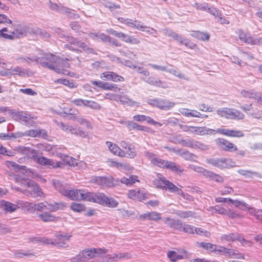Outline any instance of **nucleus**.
<instances>
[{
    "mask_svg": "<svg viewBox=\"0 0 262 262\" xmlns=\"http://www.w3.org/2000/svg\"><path fill=\"white\" fill-rule=\"evenodd\" d=\"M35 60L43 67L48 68L57 73L63 75L69 74L67 69L70 68V64L67 58H61L52 53H46L41 57H37Z\"/></svg>",
    "mask_w": 262,
    "mask_h": 262,
    "instance_id": "f257e3e1",
    "label": "nucleus"
},
{
    "mask_svg": "<svg viewBox=\"0 0 262 262\" xmlns=\"http://www.w3.org/2000/svg\"><path fill=\"white\" fill-rule=\"evenodd\" d=\"M26 206L33 208L35 211L39 212L38 216L42 221L47 222L53 221L55 219V216L51 214V212L56 211L59 209H63L66 205L64 203L62 202L52 204L45 201L34 204L26 202Z\"/></svg>",
    "mask_w": 262,
    "mask_h": 262,
    "instance_id": "f03ea898",
    "label": "nucleus"
},
{
    "mask_svg": "<svg viewBox=\"0 0 262 262\" xmlns=\"http://www.w3.org/2000/svg\"><path fill=\"white\" fill-rule=\"evenodd\" d=\"M105 249L93 248L82 250L70 259L71 262H85L92 258L104 255L106 253Z\"/></svg>",
    "mask_w": 262,
    "mask_h": 262,
    "instance_id": "7ed1b4c3",
    "label": "nucleus"
},
{
    "mask_svg": "<svg viewBox=\"0 0 262 262\" xmlns=\"http://www.w3.org/2000/svg\"><path fill=\"white\" fill-rule=\"evenodd\" d=\"M22 184L27 187L26 189H20L19 190L24 194L34 198L44 197L43 193L39 186L32 181H25Z\"/></svg>",
    "mask_w": 262,
    "mask_h": 262,
    "instance_id": "20e7f679",
    "label": "nucleus"
},
{
    "mask_svg": "<svg viewBox=\"0 0 262 262\" xmlns=\"http://www.w3.org/2000/svg\"><path fill=\"white\" fill-rule=\"evenodd\" d=\"M206 162L221 169L235 166L234 162L231 159L225 158H210L206 159Z\"/></svg>",
    "mask_w": 262,
    "mask_h": 262,
    "instance_id": "39448f33",
    "label": "nucleus"
},
{
    "mask_svg": "<svg viewBox=\"0 0 262 262\" xmlns=\"http://www.w3.org/2000/svg\"><path fill=\"white\" fill-rule=\"evenodd\" d=\"M12 117L14 119L17 121L20 122L24 125L27 126H31L34 125L36 123L35 120L36 117L28 114L26 112L20 111L12 113Z\"/></svg>",
    "mask_w": 262,
    "mask_h": 262,
    "instance_id": "423d86ee",
    "label": "nucleus"
},
{
    "mask_svg": "<svg viewBox=\"0 0 262 262\" xmlns=\"http://www.w3.org/2000/svg\"><path fill=\"white\" fill-rule=\"evenodd\" d=\"M216 114L221 117L233 120H241L244 118V114L235 109L227 107L219 108L216 111Z\"/></svg>",
    "mask_w": 262,
    "mask_h": 262,
    "instance_id": "0eeeda50",
    "label": "nucleus"
},
{
    "mask_svg": "<svg viewBox=\"0 0 262 262\" xmlns=\"http://www.w3.org/2000/svg\"><path fill=\"white\" fill-rule=\"evenodd\" d=\"M146 102L149 105L153 107H156L164 111L169 110L174 106V102L167 99L161 98L148 99Z\"/></svg>",
    "mask_w": 262,
    "mask_h": 262,
    "instance_id": "6e6552de",
    "label": "nucleus"
},
{
    "mask_svg": "<svg viewBox=\"0 0 262 262\" xmlns=\"http://www.w3.org/2000/svg\"><path fill=\"white\" fill-rule=\"evenodd\" d=\"M119 145L122 148L123 152L121 157L132 159L137 156V150L133 144L123 140L119 142Z\"/></svg>",
    "mask_w": 262,
    "mask_h": 262,
    "instance_id": "1a4fd4ad",
    "label": "nucleus"
},
{
    "mask_svg": "<svg viewBox=\"0 0 262 262\" xmlns=\"http://www.w3.org/2000/svg\"><path fill=\"white\" fill-rule=\"evenodd\" d=\"M153 184L157 188H159L169 192L177 190V186L164 177H160L153 181Z\"/></svg>",
    "mask_w": 262,
    "mask_h": 262,
    "instance_id": "9d476101",
    "label": "nucleus"
},
{
    "mask_svg": "<svg viewBox=\"0 0 262 262\" xmlns=\"http://www.w3.org/2000/svg\"><path fill=\"white\" fill-rule=\"evenodd\" d=\"M93 180L97 184L102 187H111L117 185L118 181L114 180L111 176L109 177H96Z\"/></svg>",
    "mask_w": 262,
    "mask_h": 262,
    "instance_id": "9b49d317",
    "label": "nucleus"
},
{
    "mask_svg": "<svg viewBox=\"0 0 262 262\" xmlns=\"http://www.w3.org/2000/svg\"><path fill=\"white\" fill-rule=\"evenodd\" d=\"M48 6L51 10L66 15L69 17H72L73 15V10L63 6L61 4L58 5L56 3H52L50 0H49Z\"/></svg>",
    "mask_w": 262,
    "mask_h": 262,
    "instance_id": "f8f14e48",
    "label": "nucleus"
},
{
    "mask_svg": "<svg viewBox=\"0 0 262 262\" xmlns=\"http://www.w3.org/2000/svg\"><path fill=\"white\" fill-rule=\"evenodd\" d=\"M217 147L223 150L233 152L237 150V147L233 143L223 138H217L215 140Z\"/></svg>",
    "mask_w": 262,
    "mask_h": 262,
    "instance_id": "ddd939ff",
    "label": "nucleus"
},
{
    "mask_svg": "<svg viewBox=\"0 0 262 262\" xmlns=\"http://www.w3.org/2000/svg\"><path fill=\"white\" fill-rule=\"evenodd\" d=\"M238 38L243 42L257 45V44H262V38L261 37H253L250 34H246L243 31L238 32Z\"/></svg>",
    "mask_w": 262,
    "mask_h": 262,
    "instance_id": "4468645a",
    "label": "nucleus"
},
{
    "mask_svg": "<svg viewBox=\"0 0 262 262\" xmlns=\"http://www.w3.org/2000/svg\"><path fill=\"white\" fill-rule=\"evenodd\" d=\"M165 34L167 36L172 37L174 40L179 42L181 44L184 45L186 47H189L191 49H192L194 46L193 43H191L188 39L182 36V35H179L178 33L173 32L171 30H166Z\"/></svg>",
    "mask_w": 262,
    "mask_h": 262,
    "instance_id": "2eb2a0df",
    "label": "nucleus"
},
{
    "mask_svg": "<svg viewBox=\"0 0 262 262\" xmlns=\"http://www.w3.org/2000/svg\"><path fill=\"white\" fill-rule=\"evenodd\" d=\"M33 160L40 165L47 166L48 168H55L59 166L58 162H55L52 159H49L46 157L40 156L37 154Z\"/></svg>",
    "mask_w": 262,
    "mask_h": 262,
    "instance_id": "dca6fc26",
    "label": "nucleus"
},
{
    "mask_svg": "<svg viewBox=\"0 0 262 262\" xmlns=\"http://www.w3.org/2000/svg\"><path fill=\"white\" fill-rule=\"evenodd\" d=\"M72 236L71 235L63 232H58L55 234L56 237L54 240L58 245H55V246L58 247L65 248L68 246L65 241H68Z\"/></svg>",
    "mask_w": 262,
    "mask_h": 262,
    "instance_id": "f3484780",
    "label": "nucleus"
},
{
    "mask_svg": "<svg viewBox=\"0 0 262 262\" xmlns=\"http://www.w3.org/2000/svg\"><path fill=\"white\" fill-rule=\"evenodd\" d=\"M100 78L103 80H111L114 82L123 81L124 80L123 77L111 71L102 73L100 75Z\"/></svg>",
    "mask_w": 262,
    "mask_h": 262,
    "instance_id": "a211bd4d",
    "label": "nucleus"
},
{
    "mask_svg": "<svg viewBox=\"0 0 262 262\" xmlns=\"http://www.w3.org/2000/svg\"><path fill=\"white\" fill-rule=\"evenodd\" d=\"M16 150L21 154L24 156L28 157L29 158L34 159L36 156L37 151L32 149V148L26 147L24 146H19L16 147Z\"/></svg>",
    "mask_w": 262,
    "mask_h": 262,
    "instance_id": "6ab92c4d",
    "label": "nucleus"
},
{
    "mask_svg": "<svg viewBox=\"0 0 262 262\" xmlns=\"http://www.w3.org/2000/svg\"><path fill=\"white\" fill-rule=\"evenodd\" d=\"M216 133H219L231 137H242L244 136L242 131L237 130H232L226 128H218Z\"/></svg>",
    "mask_w": 262,
    "mask_h": 262,
    "instance_id": "aec40b11",
    "label": "nucleus"
},
{
    "mask_svg": "<svg viewBox=\"0 0 262 262\" xmlns=\"http://www.w3.org/2000/svg\"><path fill=\"white\" fill-rule=\"evenodd\" d=\"M193 133L200 136L206 135H215L216 133V130L209 128L206 126H194Z\"/></svg>",
    "mask_w": 262,
    "mask_h": 262,
    "instance_id": "412c9836",
    "label": "nucleus"
},
{
    "mask_svg": "<svg viewBox=\"0 0 262 262\" xmlns=\"http://www.w3.org/2000/svg\"><path fill=\"white\" fill-rule=\"evenodd\" d=\"M164 223L168 226L174 230L179 231L181 230L182 222L180 220L167 217L165 220Z\"/></svg>",
    "mask_w": 262,
    "mask_h": 262,
    "instance_id": "4be33fe9",
    "label": "nucleus"
},
{
    "mask_svg": "<svg viewBox=\"0 0 262 262\" xmlns=\"http://www.w3.org/2000/svg\"><path fill=\"white\" fill-rule=\"evenodd\" d=\"M27 27H19L18 28L15 29L13 31L11 32L10 39H14L15 38H18L22 37L26 35L28 30Z\"/></svg>",
    "mask_w": 262,
    "mask_h": 262,
    "instance_id": "5701e85b",
    "label": "nucleus"
},
{
    "mask_svg": "<svg viewBox=\"0 0 262 262\" xmlns=\"http://www.w3.org/2000/svg\"><path fill=\"white\" fill-rule=\"evenodd\" d=\"M144 81L150 85H152L157 87L162 88H167L168 87L167 83L164 81H162L159 79L155 77H148L147 79H145Z\"/></svg>",
    "mask_w": 262,
    "mask_h": 262,
    "instance_id": "b1692460",
    "label": "nucleus"
},
{
    "mask_svg": "<svg viewBox=\"0 0 262 262\" xmlns=\"http://www.w3.org/2000/svg\"><path fill=\"white\" fill-rule=\"evenodd\" d=\"M121 123H124L125 125L130 130L132 129L141 130V131H146L147 128L143 125L138 124V123L131 121H122Z\"/></svg>",
    "mask_w": 262,
    "mask_h": 262,
    "instance_id": "393cba45",
    "label": "nucleus"
},
{
    "mask_svg": "<svg viewBox=\"0 0 262 262\" xmlns=\"http://www.w3.org/2000/svg\"><path fill=\"white\" fill-rule=\"evenodd\" d=\"M139 219L141 220L148 219L152 221H158L161 219V214L156 212H147L140 215Z\"/></svg>",
    "mask_w": 262,
    "mask_h": 262,
    "instance_id": "a878e982",
    "label": "nucleus"
},
{
    "mask_svg": "<svg viewBox=\"0 0 262 262\" xmlns=\"http://www.w3.org/2000/svg\"><path fill=\"white\" fill-rule=\"evenodd\" d=\"M79 200H84L93 202L94 193L89 192L86 190L80 189Z\"/></svg>",
    "mask_w": 262,
    "mask_h": 262,
    "instance_id": "bb28decb",
    "label": "nucleus"
},
{
    "mask_svg": "<svg viewBox=\"0 0 262 262\" xmlns=\"http://www.w3.org/2000/svg\"><path fill=\"white\" fill-rule=\"evenodd\" d=\"M106 144L112 153L121 157L123 154L121 147L110 141H107Z\"/></svg>",
    "mask_w": 262,
    "mask_h": 262,
    "instance_id": "cd10ccee",
    "label": "nucleus"
},
{
    "mask_svg": "<svg viewBox=\"0 0 262 262\" xmlns=\"http://www.w3.org/2000/svg\"><path fill=\"white\" fill-rule=\"evenodd\" d=\"M107 32L119 38H123V40L124 41L127 43H129L130 40V38L131 36L126 34L123 32H118L116 30H113V29H110L109 30H107Z\"/></svg>",
    "mask_w": 262,
    "mask_h": 262,
    "instance_id": "c85d7f7f",
    "label": "nucleus"
},
{
    "mask_svg": "<svg viewBox=\"0 0 262 262\" xmlns=\"http://www.w3.org/2000/svg\"><path fill=\"white\" fill-rule=\"evenodd\" d=\"M259 93L254 90H243L241 94L244 97L250 99H255L257 100L259 95Z\"/></svg>",
    "mask_w": 262,
    "mask_h": 262,
    "instance_id": "c756f323",
    "label": "nucleus"
},
{
    "mask_svg": "<svg viewBox=\"0 0 262 262\" xmlns=\"http://www.w3.org/2000/svg\"><path fill=\"white\" fill-rule=\"evenodd\" d=\"M79 191L80 189L69 190L68 187L66 190V192L63 193L62 195L72 200H79Z\"/></svg>",
    "mask_w": 262,
    "mask_h": 262,
    "instance_id": "7c9ffc66",
    "label": "nucleus"
},
{
    "mask_svg": "<svg viewBox=\"0 0 262 262\" xmlns=\"http://www.w3.org/2000/svg\"><path fill=\"white\" fill-rule=\"evenodd\" d=\"M195 245L198 247L201 248L206 251L211 252H214L216 247V245L204 242H196Z\"/></svg>",
    "mask_w": 262,
    "mask_h": 262,
    "instance_id": "2f4dec72",
    "label": "nucleus"
},
{
    "mask_svg": "<svg viewBox=\"0 0 262 262\" xmlns=\"http://www.w3.org/2000/svg\"><path fill=\"white\" fill-rule=\"evenodd\" d=\"M165 168L169 169L177 173H181L183 171V169L180 165L173 162L168 160L166 161Z\"/></svg>",
    "mask_w": 262,
    "mask_h": 262,
    "instance_id": "473e14b6",
    "label": "nucleus"
},
{
    "mask_svg": "<svg viewBox=\"0 0 262 262\" xmlns=\"http://www.w3.org/2000/svg\"><path fill=\"white\" fill-rule=\"evenodd\" d=\"M52 184L54 188L61 194H62L63 193L66 192V190L68 187V185L67 184H63L61 181L54 179L52 180Z\"/></svg>",
    "mask_w": 262,
    "mask_h": 262,
    "instance_id": "72a5a7b5",
    "label": "nucleus"
},
{
    "mask_svg": "<svg viewBox=\"0 0 262 262\" xmlns=\"http://www.w3.org/2000/svg\"><path fill=\"white\" fill-rule=\"evenodd\" d=\"M174 213L179 217L184 219L195 217V213L190 210H177Z\"/></svg>",
    "mask_w": 262,
    "mask_h": 262,
    "instance_id": "f704fd0d",
    "label": "nucleus"
},
{
    "mask_svg": "<svg viewBox=\"0 0 262 262\" xmlns=\"http://www.w3.org/2000/svg\"><path fill=\"white\" fill-rule=\"evenodd\" d=\"M120 182L122 184H125L127 186H130L135 183L136 182H139V180H138L137 176L131 175L127 176V177H122L120 180Z\"/></svg>",
    "mask_w": 262,
    "mask_h": 262,
    "instance_id": "c9c22d12",
    "label": "nucleus"
},
{
    "mask_svg": "<svg viewBox=\"0 0 262 262\" xmlns=\"http://www.w3.org/2000/svg\"><path fill=\"white\" fill-rule=\"evenodd\" d=\"M191 35L193 37L203 41H208L210 38V34L209 33L199 31H192Z\"/></svg>",
    "mask_w": 262,
    "mask_h": 262,
    "instance_id": "e433bc0d",
    "label": "nucleus"
},
{
    "mask_svg": "<svg viewBox=\"0 0 262 262\" xmlns=\"http://www.w3.org/2000/svg\"><path fill=\"white\" fill-rule=\"evenodd\" d=\"M1 205L4 210L9 212H14L18 208L16 205L9 202H4Z\"/></svg>",
    "mask_w": 262,
    "mask_h": 262,
    "instance_id": "4c0bfd02",
    "label": "nucleus"
},
{
    "mask_svg": "<svg viewBox=\"0 0 262 262\" xmlns=\"http://www.w3.org/2000/svg\"><path fill=\"white\" fill-rule=\"evenodd\" d=\"M94 198L93 202L97 203L102 205H104L105 200L107 199V196L104 193L100 192L94 193Z\"/></svg>",
    "mask_w": 262,
    "mask_h": 262,
    "instance_id": "58836bf2",
    "label": "nucleus"
},
{
    "mask_svg": "<svg viewBox=\"0 0 262 262\" xmlns=\"http://www.w3.org/2000/svg\"><path fill=\"white\" fill-rule=\"evenodd\" d=\"M206 178H209L211 180L220 183H223L224 181V179L222 176L210 171H208Z\"/></svg>",
    "mask_w": 262,
    "mask_h": 262,
    "instance_id": "ea45409f",
    "label": "nucleus"
},
{
    "mask_svg": "<svg viewBox=\"0 0 262 262\" xmlns=\"http://www.w3.org/2000/svg\"><path fill=\"white\" fill-rule=\"evenodd\" d=\"M226 256L230 258H244V255L242 253H239L237 250L229 248Z\"/></svg>",
    "mask_w": 262,
    "mask_h": 262,
    "instance_id": "a19ab883",
    "label": "nucleus"
},
{
    "mask_svg": "<svg viewBox=\"0 0 262 262\" xmlns=\"http://www.w3.org/2000/svg\"><path fill=\"white\" fill-rule=\"evenodd\" d=\"M31 32L44 39H48L50 37L49 33L38 28L33 29Z\"/></svg>",
    "mask_w": 262,
    "mask_h": 262,
    "instance_id": "79ce46f5",
    "label": "nucleus"
},
{
    "mask_svg": "<svg viewBox=\"0 0 262 262\" xmlns=\"http://www.w3.org/2000/svg\"><path fill=\"white\" fill-rule=\"evenodd\" d=\"M192 148L199 149L201 150H206L209 149V146L196 140H193Z\"/></svg>",
    "mask_w": 262,
    "mask_h": 262,
    "instance_id": "37998d69",
    "label": "nucleus"
},
{
    "mask_svg": "<svg viewBox=\"0 0 262 262\" xmlns=\"http://www.w3.org/2000/svg\"><path fill=\"white\" fill-rule=\"evenodd\" d=\"M69 131L71 134L80 136L82 138H85L86 136V133L80 129L79 128L70 126Z\"/></svg>",
    "mask_w": 262,
    "mask_h": 262,
    "instance_id": "c03bdc74",
    "label": "nucleus"
},
{
    "mask_svg": "<svg viewBox=\"0 0 262 262\" xmlns=\"http://www.w3.org/2000/svg\"><path fill=\"white\" fill-rule=\"evenodd\" d=\"M101 88L104 90L115 91L116 92L117 91V90H120V89L116 87V85L114 83H111L102 81L101 85Z\"/></svg>",
    "mask_w": 262,
    "mask_h": 262,
    "instance_id": "a18cd8bd",
    "label": "nucleus"
},
{
    "mask_svg": "<svg viewBox=\"0 0 262 262\" xmlns=\"http://www.w3.org/2000/svg\"><path fill=\"white\" fill-rule=\"evenodd\" d=\"M91 36L93 38H97L98 39H100L105 42H108V41H110L111 37L109 35L105 34L104 33H92L91 34Z\"/></svg>",
    "mask_w": 262,
    "mask_h": 262,
    "instance_id": "49530a36",
    "label": "nucleus"
},
{
    "mask_svg": "<svg viewBox=\"0 0 262 262\" xmlns=\"http://www.w3.org/2000/svg\"><path fill=\"white\" fill-rule=\"evenodd\" d=\"M194 227L190 225L183 224L182 223L181 230L180 232H184L187 233L193 234L194 233Z\"/></svg>",
    "mask_w": 262,
    "mask_h": 262,
    "instance_id": "de8ad7c7",
    "label": "nucleus"
},
{
    "mask_svg": "<svg viewBox=\"0 0 262 262\" xmlns=\"http://www.w3.org/2000/svg\"><path fill=\"white\" fill-rule=\"evenodd\" d=\"M237 172L242 176L247 178H251L253 176H258V173L256 172H252L249 170L239 169L237 170Z\"/></svg>",
    "mask_w": 262,
    "mask_h": 262,
    "instance_id": "09e8293b",
    "label": "nucleus"
},
{
    "mask_svg": "<svg viewBox=\"0 0 262 262\" xmlns=\"http://www.w3.org/2000/svg\"><path fill=\"white\" fill-rule=\"evenodd\" d=\"M167 256L172 261H175L178 259H181L183 258V256L180 255L177 252L171 251L167 253Z\"/></svg>",
    "mask_w": 262,
    "mask_h": 262,
    "instance_id": "8fccbe9b",
    "label": "nucleus"
},
{
    "mask_svg": "<svg viewBox=\"0 0 262 262\" xmlns=\"http://www.w3.org/2000/svg\"><path fill=\"white\" fill-rule=\"evenodd\" d=\"M85 107H88L93 110H98L101 108V106L97 102L92 100H86Z\"/></svg>",
    "mask_w": 262,
    "mask_h": 262,
    "instance_id": "3c124183",
    "label": "nucleus"
},
{
    "mask_svg": "<svg viewBox=\"0 0 262 262\" xmlns=\"http://www.w3.org/2000/svg\"><path fill=\"white\" fill-rule=\"evenodd\" d=\"M70 208L75 212H79L85 210V206L81 204L72 203L70 206Z\"/></svg>",
    "mask_w": 262,
    "mask_h": 262,
    "instance_id": "603ef678",
    "label": "nucleus"
},
{
    "mask_svg": "<svg viewBox=\"0 0 262 262\" xmlns=\"http://www.w3.org/2000/svg\"><path fill=\"white\" fill-rule=\"evenodd\" d=\"M118 202L112 198H108L107 196V199L105 200L104 205L110 208H114L117 206Z\"/></svg>",
    "mask_w": 262,
    "mask_h": 262,
    "instance_id": "864d4df0",
    "label": "nucleus"
},
{
    "mask_svg": "<svg viewBox=\"0 0 262 262\" xmlns=\"http://www.w3.org/2000/svg\"><path fill=\"white\" fill-rule=\"evenodd\" d=\"M118 19L120 23L124 24L128 27L134 28L135 20L129 18H125L124 17H119Z\"/></svg>",
    "mask_w": 262,
    "mask_h": 262,
    "instance_id": "5fc2aeb1",
    "label": "nucleus"
},
{
    "mask_svg": "<svg viewBox=\"0 0 262 262\" xmlns=\"http://www.w3.org/2000/svg\"><path fill=\"white\" fill-rule=\"evenodd\" d=\"M12 74H17L20 76H24L27 74V71L25 69H22L19 67H17L12 70Z\"/></svg>",
    "mask_w": 262,
    "mask_h": 262,
    "instance_id": "6e6d98bb",
    "label": "nucleus"
},
{
    "mask_svg": "<svg viewBox=\"0 0 262 262\" xmlns=\"http://www.w3.org/2000/svg\"><path fill=\"white\" fill-rule=\"evenodd\" d=\"M77 47L81 48L84 51H87L89 52L92 53L93 52V49L92 48H89L88 45H86L85 42L81 41V40H78V43L76 45Z\"/></svg>",
    "mask_w": 262,
    "mask_h": 262,
    "instance_id": "4d7b16f0",
    "label": "nucleus"
},
{
    "mask_svg": "<svg viewBox=\"0 0 262 262\" xmlns=\"http://www.w3.org/2000/svg\"><path fill=\"white\" fill-rule=\"evenodd\" d=\"M167 160H164L159 157H157L152 164L159 166L160 168H165Z\"/></svg>",
    "mask_w": 262,
    "mask_h": 262,
    "instance_id": "13d9d810",
    "label": "nucleus"
},
{
    "mask_svg": "<svg viewBox=\"0 0 262 262\" xmlns=\"http://www.w3.org/2000/svg\"><path fill=\"white\" fill-rule=\"evenodd\" d=\"M142 31L145 32L148 34L152 35L155 37L157 36L156 34L158 33V31L156 29L145 25Z\"/></svg>",
    "mask_w": 262,
    "mask_h": 262,
    "instance_id": "bf43d9fd",
    "label": "nucleus"
},
{
    "mask_svg": "<svg viewBox=\"0 0 262 262\" xmlns=\"http://www.w3.org/2000/svg\"><path fill=\"white\" fill-rule=\"evenodd\" d=\"M228 248H225L224 247H222L221 246L216 245L215 253L216 254H220L226 256V254L227 253Z\"/></svg>",
    "mask_w": 262,
    "mask_h": 262,
    "instance_id": "052dcab7",
    "label": "nucleus"
},
{
    "mask_svg": "<svg viewBox=\"0 0 262 262\" xmlns=\"http://www.w3.org/2000/svg\"><path fill=\"white\" fill-rule=\"evenodd\" d=\"M222 239H224L228 242L233 241L237 239L238 235L235 233H230L229 234H225L222 236Z\"/></svg>",
    "mask_w": 262,
    "mask_h": 262,
    "instance_id": "680f3d73",
    "label": "nucleus"
},
{
    "mask_svg": "<svg viewBox=\"0 0 262 262\" xmlns=\"http://www.w3.org/2000/svg\"><path fill=\"white\" fill-rule=\"evenodd\" d=\"M194 233L199 235H204L206 237H209L210 235L209 232L201 228H195Z\"/></svg>",
    "mask_w": 262,
    "mask_h": 262,
    "instance_id": "e2e57ef3",
    "label": "nucleus"
},
{
    "mask_svg": "<svg viewBox=\"0 0 262 262\" xmlns=\"http://www.w3.org/2000/svg\"><path fill=\"white\" fill-rule=\"evenodd\" d=\"M76 121L81 125H84L88 128L91 127V123L88 120L82 117L77 118Z\"/></svg>",
    "mask_w": 262,
    "mask_h": 262,
    "instance_id": "0e129e2a",
    "label": "nucleus"
},
{
    "mask_svg": "<svg viewBox=\"0 0 262 262\" xmlns=\"http://www.w3.org/2000/svg\"><path fill=\"white\" fill-rule=\"evenodd\" d=\"M144 155L150 161L151 163H152L155 161L157 156L152 152L149 151H145L144 153Z\"/></svg>",
    "mask_w": 262,
    "mask_h": 262,
    "instance_id": "69168bd1",
    "label": "nucleus"
},
{
    "mask_svg": "<svg viewBox=\"0 0 262 262\" xmlns=\"http://www.w3.org/2000/svg\"><path fill=\"white\" fill-rule=\"evenodd\" d=\"M193 140L189 139H182L180 141L179 143L183 146L192 148Z\"/></svg>",
    "mask_w": 262,
    "mask_h": 262,
    "instance_id": "338daca9",
    "label": "nucleus"
},
{
    "mask_svg": "<svg viewBox=\"0 0 262 262\" xmlns=\"http://www.w3.org/2000/svg\"><path fill=\"white\" fill-rule=\"evenodd\" d=\"M86 100L79 98V99H73V100H71V102L77 106H85V103Z\"/></svg>",
    "mask_w": 262,
    "mask_h": 262,
    "instance_id": "774afa93",
    "label": "nucleus"
}]
</instances>
